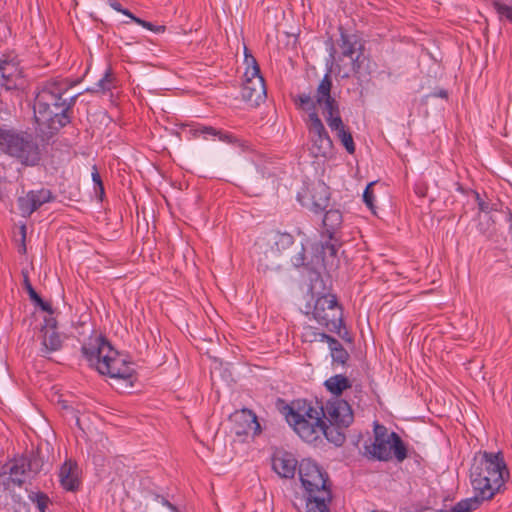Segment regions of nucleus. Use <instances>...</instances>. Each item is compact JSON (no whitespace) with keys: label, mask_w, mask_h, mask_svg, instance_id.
<instances>
[{"label":"nucleus","mask_w":512,"mask_h":512,"mask_svg":"<svg viewBox=\"0 0 512 512\" xmlns=\"http://www.w3.org/2000/svg\"><path fill=\"white\" fill-rule=\"evenodd\" d=\"M510 477L502 452H479L474 456L470 469V482L476 496L482 502L493 499L505 490Z\"/></svg>","instance_id":"obj_1"},{"label":"nucleus","mask_w":512,"mask_h":512,"mask_svg":"<svg viewBox=\"0 0 512 512\" xmlns=\"http://www.w3.org/2000/svg\"><path fill=\"white\" fill-rule=\"evenodd\" d=\"M66 91L65 85L51 82L37 94L34 102V118L42 134L53 135L69 122L66 112L70 109L74 98L71 97L69 102L62 99Z\"/></svg>","instance_id":"obj_2"},{"label":"nucleus","mask_w":512,"mask_h":512,"mask_svg":"<svg viewBox=\"0 0 512 512\" xmlns=\"http://www.w3.org/2000/svg\"><path fill=\"white\" fill-rule=\"evenodd\" d=\"M82 353L91 366L102 375L127 380L134 374V368L127 358L115 350L102 335H93L82 346Z\"/></svg>","instance_id":"obj_3"},{"label":"nucleus","mask_w":512,"mask_h":512,"mask_svg":"<svg viewBox=\"0 0 512 512\" xmlns=\"http://www.w3.org/2000/svg\"><path fill=\"white\" fill-rule=\"evenodd\" d=\"M299 479L307 495V512L329 508L332 501L331 481L328 473L311 459L299 463Z\"/></svg>","instance_id":"obj_4"},{"label":"nucleus","mask_w":512,"mask_h":512,"mask_svg":"<svg viewBox=\"0 0 512 512\" xmlns=\"http://www.w3.org/2000/svg\"><path fill=\"white\" fill-rule=\"evenodd\" d=\"M286 420L294 431L307 443L321 439V424L325 420L324 406L318 402L313 405L307 400H296L286 407Z\"/></svg>","instance_id":"obj_5"},{"label":"nucleus","mask_w":512,"mask_h":512,"mask_svg":"<svg viewBox=\"0 0 512 512\" xmlns=\"http://www.w3.org/2000/svg\"><path fill=\"white\" fill-rule=\"evenodd\" d=\"M374 440L365 444V455L379 461H389L393 457L398 462L407 458V447L401 437L394 431L389 432L387 427L378 422L374 423Z\"/></svg>","instance_id":"obj_6"},{"label":"nucleus","mask_w":512,"mask_h":512,"mask_svg":"<svg viewBox=\"0 0 512 512\" xmlns=\"http://www.w3.org/2000/svg\"><path fill=\"white\" fill-rule=\"evenodd\" d=\"M244 62L246 69L244 72L245 80L240 90L241 101L248 108H256L267 97L266 86L257 60L246 46H244Z\"/></svg>","instance_id":"obj_7"},{"label":"nucleus","mask_w":512,"mask_h":512,"mask_svg":"<svg viewBox=\"0 0 512 512\" xmlns=\"http://www.w3.org/2000/svg\"><path fill=\"white\" fill-rule=\"evenodd\" d=\"M0 149L22 164L34 165L39 160L38 145L33 137L25 132L0 130Z\"/></svg>","instance_id":"obj_8"},{"label":"nucleus","mask_w":512,"mask_h":512,"mask_svg":"<svg viewBox=\"0 0 512 512\" xmlns=\"http://www.w3.org/2000/svg\"><path fill=\"white\" fill-rule=\"evenodd\" d=\"M306 315H311L320 326L329 332H338L344 326L343 307L339 304L335 294L319 296L313 307L308 304Z\"/></svg>","instance_id":"obj_9"},{"label":"nucleus","mask_w":512,"mask_h":512,"mask_svg":"<svg viewBox=\"0 0 512 512\" xmlns=\"http://www.w3.org/2000/svg\"><path fill=\"white\" fill-rule=\"evenodd\" d=\"M332 79L329 73H326L320 81L316 91V101L323 110L325 120L330 129L338 133L346 128L340 115L339 104L331 96Z\"/></svg>","instance_id":"obj_10"},{"label":"nucleus","mask_w":512,"mask_h":512,"mask_svg":"<svg viewBox=\"0 0 512 512\" xmlns=\"http://www.w3.org/2000/svg\"><path fill=\"white\" fill-rule=\"evenodd\" d=\"M306 125L311 154L314 157L329 158L333 154V141L318 114L309 113Z\"/></svg>","instance_id":"obj_11"},{"label":"nucleus","mask_w":512,"mask_h":512,"mask_svg":"<svg viewBox=\"0 0 512 512\" xmlns=\"http://www.w3.org/2000/svg\"><path fill=\"white\" fill-rule=\"evenodd\" d=\"M229 430L239 441L244 442L249 436L255 437L261 433V425L256 414L247 408L236 410L228 417Z\"/></svg>","instance_id":"obj_12"},{"label":"nucleus","mask_w":512,"mask_h":512,"mask_svg":"<svg viewBox=\"0 0 512 512\" xmlns=\"http://www.w3.org/2000/svg\"><path fill=\"white\" fill-rule=\"evenodd\" d=\"M339 32L338 46L341 50L339 60L350 59L349 69L343 72L342 77H348L350 73L357 74L360 71L363 46L356 35L348 34L342 27L339 28Z\"/></svg>","instance_id":"obj_13"},{"label":"nucleus","mask_w":512,"mask_h":512,"mask_svg":"<svg viewBox=\"0 0 512 512\" xmlns=\"http://www.w3.org/2000/svg\"><path fill=\"white\" fill-rule=\"evenodd\" d=\"M40 328V353L42 356L59 351L62 348L65 336L57 329V321L53 316H45Z\"/></svg>","instance_id":"obj_14"},{"label":"nucleus","mask_w":512,"mask_h":512,"mask_svg":"<svg viewBox=\"0 0 512 512\" xmlns=\"http://www.w3.org/2000/svg\"><path fill=\"white\" fill-rule=\"evenodd\" d=\"M325 420L339 427H349L354 414L351 405L344 399L332 397L324 406Z\"/></svg>","instance_id":"obj_15"},{"label":"nucleus","mask_w":512,"mask_h":512,"mask_svg":"<svg viewBox=\"0 0 512 512\" xmlns=\"http://www.w3.org/2000/svg\"><path fill=\"white\" fill-rule=\"evenodd\" d=\"M341 243L335 237V240L321 242L316 245V265L323 267L326 270H334L339 266V259L337 257L338 249Z\"/></svg>","instance_id":"obj_16"},{"label":"nucleus","mask_w":512,"mask_h":512,"mask_svg":"<svg viewBox=\"0 0 512 512\" xmlns=\"http://www.w3.org/2000/svg\"><path fill=\"white\" fill-rule=\"evenodd\" d=\"M297 468L299 469V463L291 452L277 450L273 454L272 469L281 478H294Z\"/></svg>","instance_id":"obj_17"},{"label":"nucleus","mask_w":512,"mask_h":512,"mask_svg":"<svg viewBox=\"0 0 512 512\" xmlns=\"http://www.w3.org/2000/svg\"><path fill=\"white\" fill-rule=\"evenodd\" d=\"M51 200L52 194L49 190L29 191L18 198V206L22 216L28 217L44 203Z\"/></svg>","instance_id":"obj_18"},{"label":"nucleus","mask_w":512,"mask_h":512,"mask_svg":"<svg viewBox=\"0 0 512 512\" xmlns=\"http://www.w3.org/2000/svg\"><path fill=\"white\" fill-rule=\"evenodd\" d=\"M21 78L22 71L16 61L0 59V91L18 88Z\"/></svg>","instance_id":"obj_19"},{"label":"nucleus","mask_w":512,"mask_h":512,"mask_svg":"<svg viewBox=\"0 0 512 512\" xmlns=\"http://www.w3.org/2000/svg\"><path fill=\"white\" fill-rule=\"evenodd\" d=\"M310 200L311 203L307 205L306 203H302L303 206H307L310 211L318 214L324 211L330 201V192L329 187L324 183H318L313 186L310 191Z\"/></svg>","instance_id":"obj_20"},{"label":"nucleus","mask_w":512,"mask_h":512,"mask_svg":"<svg viewBox=\"0 0 512 512\" xmlns=\"http://www.w3.org/2000/svg\"><path fill=\"white\" fill-rule=\"evenodd\" d=\"M12 474L13 484L21 486L31 471L38 470L36 460H27L25 458L15 460L13 463L6 465Z\"/></svg>","instance_id":"obj_21"},{"label":"nucleus","mask_w":512,"mask_h":512,"mask_svg":"<svg viewBox=\"0 0 512 512\" xmlns=\"http://www.w3.org/2000/svg\"><path fill=\"white\" fill-rule=\"evenodd\" d=\"M343 223L342 212L338 209L327 210L324 214L322 224V236L329 240H335L337 233L340 231Z\"/></svg>","instance_id":"obj_22"},{"label":"nucleus","mask_w":512,"mask_h":512,"mask_svg":"<svg viewBox=\"0 0 512 512\" xmlns=\"http://www.w3.org/2000/svg\"><path fill=\"white\" fill-rule=\"evenodd\" d=\"M59 477L61 485L66 490H76L79 485V468L76 462L67 460L60 469Z\"/></svg>","instance_id":"obj_23"},{"label":"nucleus","mask_w":512,"mask_h":512,"mask_svg":"<svg viewBox=\"0 0 512 512\" xmlns=\"http://www.w3.org/2000/svg\"><path fill=\"white\" fill-rule=\"evenodd\" d=\"M268 243L271 247V255L278 256L282 250L289 248L294 243V237L289 233L277 231L270 235Z\"/></svg>","instance_id":"obj_24"},{"label":"nucleus","mask_w":512,"mask_h":512,"mask_svg":"<svg viewBox=\"0 0 512 512\" xmlns=\"http://www.w3.org/2000/svg\"><path fill=\"white\" fill-rule=\"evenodd\" d=\"M109 5L117 12H120L124 14L125 16L129 17L132 21H134L136 24L152 31L155 33H164L166 30V27L164 25L155 26L151 22L142 20L135 15H133L129 10L122 8L120 3H118L115 0H108Z\"/></svg>","instance_id":"obj_25"},{"label":"nucleus","mask_w":512,"mask_h":512,"mask_svg":"<svg viewBox=\"0 0 512 512\" xmlns=\"http://www.w3.org/2000/svg\"><path fill=\"white\" fill-rule=\"evenodd\" d=\"M326 389L333 394V397L340 398L343 391L352 386L351 381L342 374L331 376L324 382Z\"/></svg>","instance_id":"obj_26"},{"label":"nucleus","mask_w":512,"mask_h":512,"mask_svg":"<svg viewBox=\"0 0 512 512\" xmlns=\"http://www.w3.org/2000/svg\"><path fill=\"white\" fill-rule=\"evenodd\" d=\"M327 422V420H324L323 424H321L323 431L321 432V437L325 436L329 442L335 444L336 446H341L346 440V436L343 430L347 427H339L334 424H327Z\"/></svg>","instance_id":"obj_27"},{"label":"nucleus","mask_w":512,"mask_h":512,"mask_svg":"<svg viewBox=\"0 0 512 512\" xmlns=\"http://www.w3.org/2000/svg\"><path fill=\"white\" fill-rule=\"evenodd\" d=\"M333 342L335 344H330L328 346L333 362L340 365H345L349 360V353L336 338L333 340Z\"/></svg>","instance_id":"obj_28"},{"label":"nucleus","mask_w":512,"mask_h":512,"mask_svg":"<svg viewBox=\"0 0 512 512\" xmlns=\"http://www.w3.org/2000/svg\"><path fill=\"white\" fill-rule=\"evenodd\" d=\"M483 502L476 496L465 498L457 502L449 510L451 512H472L478 509Z\"/></svg>","instance_id":"obj_29"},{"label":"nucleus","mask_w":512,"mask_h":512,"mask_svg":"<svg viewBox=\"0 0 512 512\" xmlns=\"http://www.w3.org/2000/svg\"><path fill=\"white\" fill-rule=\"evenodd\" d=\"M113 81L112 69L108 68L103 77L94 86L87 88V91L92 93L109 91L113 87Z\"/></svg>","instance_id":"obj_30"},{"label":"nucleus","mask_w":512,"mask_h":512,"mask_svg":"<svg viewBox=\"0 0 512 512\" xmlns=\"http://www.w3.org/2000/svg\"><path fill=\"white\" fill-rule=\"evenodd\" d=\"M225 139H226V144H229L231 146V148L236 153L251 151V145L245 139H241V138L237 137L236 135L227 133V132H226Z\"/></svg>","instance_id":"obj_31"},{"label":"nucleus","mask_w":512,"mask_h":512,"mask_svg":"<svg viewBox=\"0 0 512 512\" xmlns=\"http://www.w3.org/2000/svg\"><path fill=\"white\" fill-rule=\"evenodd\" d=\"M492 7L495 9L500 21L506 20L512 23V4H507L501 0H493Z\"/></svg>","instance_id":"obj_32"},{"label":"nucleus","mask_w":512,"mask_h":512,"mask_svg":"<svg viewBox=\"0 0 512 512\" xmlns=\"http://www.w3.org/2000/svg\"><path fill=\"white\" fill-rule=\"evenodd\" d=\"M306 256H305V249L304 247L301 248V251L294 255L291 259L293 265L295 267H307L309 270L315 272V274L319 277L320 274L317 271L318 266L316 265V258L313 259L311 262H305Z\"/></svg>","instance_id":"obj_33"},{"label":"nucleus","mask_w":512,"mask_h":512,"mask_svg":"<svg viewBox=\"0 0 512 512\" xmlns=\"http://www.w3.org/2000/svg\"><path fill=\"white\" fill-rule=\"evenodd\" d=\"M295 104L306 111H309V113H317L316 112V105H318L316 99L313 100L311 95L309 93H301L298 94L295 99Z\"/></svg>","instance_id":"obj_34"},{"label":"nucleus","mask_w":512,"mask_h":512,"mask_svg":"<svg viewBox=\"0 0 512 512\" xmlns=\"http://www.w3.org/2000/svg\"><path fill=\"white\" fill-rule=\"evenodd\" d=\"M336 137L340 140V142L344 146L347 153H349V154L355 153V149H356L355 143H354L352 134L349 131V129L345 128V129L339 131L338 133H336Z\"/></svg>","instance_id":"obj_35"},{"label":"nucleus","mask_w":512,"mask_h":512,"mask_svg":"<svg viewBox=\"0 0 512 512\" xmlns=\"http://www.w3.org/2000/svg\"><path fill=\"white\" fill-rule=\"evenodd\" d=\"M29 499L34 503L40 512H47L49 506V498L41 492H32Z\"/></svg>","instance_id":"obj_36"},{"label":"nucleus","mask_w":512,"mask_h":512,"mask_svg":"<svg viewBox=\"0 0 512 512\" xmlns=\"http://www.w3.org/2000/svg\"><path fill=\"white\" fill-rule=\"evenodd\" d=\"M206 354L209 358H211L214 362V366L211 368V375L212 378L216 375V373H219V376L221 377V361L218 360L217 355L220 354V349L218 347L213 349H207Z\"/></svg>","instance_id":"obj_37"},{"label":"nucleus","mask_w":512,"mask_h":512,"mask_svg":"<svg viewBox=\"0 0 512 512\" xmlns=\"http://www.w3.org/2000/svg\"><path fill=\"white\" fill-rule=\"evenodd\" d=\"M472 192L475 196V200H476L478 208L481 212L488 214L491 211L498 210L496 203H490L488 201L483 200L477 191H472Z\"/></svg>","instance_id":"obj_38"},{"label":"nucleus","mask_w":512,"mask_h":512,"mask_svg":"<svg viewBox=\"0 0 512 512\" xmlns=\"http://www.w3.org/2000/svg\"><path fill=\"white\" fill-rule=\"evenodd\" d=\"M375 184V182H371L369 183L364 192H363V201L364 203L366 204V206L372 211L374 212V209H375V205H374V200H375V196H374V191L372 189L373 185Z\"/></svg>","instance_id":"obj_39"},{"label":"nucleus","mask_w":512,"mask_h":512,"mask_svg":"<svg viewBox=\"0 0 512 512\" xmlns=\"http://www.w3.org/2000/svg\"><path fill=\"white\" fill-rule=\"evenodd\" d=\"M190 132L195 138L200 137L201 135L206 138V135H213V136H219V140H222V135L220 131H216L212 127H200V128H192L190 129Z\"/></svg>","instance_id":"obj_40"},{"label":"nucleus","mask_w":512,"mask_h":512,"mask_svg":"<svg viewBox=\"0 0 512 512\" xmlns=\"http://www.w3.org/2000/svg\"><path fill=\"white\" fill-rule=\"evenodd\" d=\"M0 484L3 485L5 489H10L14 485L12 474L7 466H4L0 471Z\"/></svg>","instance_id":"obj_41"},{"label":"nucleus","mask_w":512,"mask_h":512,"mask_svg":"<svg viewBox=\"0 0 512 512\" xmlns=\"http://www.w3.org/2000/svg\"><path fill=\"white\" fill-rule=\"evenodd\" d=\"M92 178H93V182L97 186L96 193L99 195V198L102 199V196L104 194V187L102 184L101 177L95 167H94V171L92 172Z\"/></svg>","instance_id":"obj_42"},{"label":"nucleus","mask_w":512,"mask_h":512,"mask_svg":"<svg viewBox=\"0 0 512 512\" xmlns=\"http://www.w3.org/2000/svg\"><path fill=\"white\" fill-rule=\"evenodd\" d=\"M24 286L30 296V299L34 302H40V296L36 293L26 275L24 276Z\"/></svg>","instance_id":"obj_43"},{"label":"nucleus","mask_w":512,"mask_h":512,"mask_svg":"<svg viewBox=\"0 0 512 512\" xmlns=\"http://www.w3.org/2000/svg\"><path fill=\"white\" fill-rule=\"evenodd\" d=\"M317 333L318 331L315 328H313L312 326H307L305 328L304 336L307 338L309 342H317Z\"/></svg>","instance_id":"obj_44"},{"label":"nucleus","mask_w":512,"mask_h":512,"mask_svg":"<svg viewBox=\"0 0 512 512\" xmlns=\"http://www.w3.org/2000/svg\"><path fill=\"white\" fill-rule=\"evenodd\" d=\"M317 342H326L328 346L330 344H335L333 340L335 339L333 336L325 333V332H319L316 334Z\"/></svg>","instance_id":"obj_45"},{"label":"nucleus","mask_w":512,"mask_h":512,"mask_svg":"<svg viewBox=\"0 0 512 512\" xmlns=\"http://www.w3.org/2000/svg\"><path fill=\"white\" fill-rule=\"evenodd\" d=\"M335 333L338 334L342 338V340H344L345 342H347V343L353 342V338L351 337L349 332L345 329V325L343 327L339 328V331L335 332Z\"/></svg>","instance_id":"obj_46"},{"label":"nucleus","mask_w":512,"mask_h":512,"mask_svg":"<svg viewBox=\"0 0 512 512\" xmlns=\"http://www.w3.org/2000/svg\"><path fill=\"white\" fill-rule=\"evenodd\" d=\"M35 303L38 306H40L43 311L47 312L49 314L48 316H52L53 310L48 303L44 302L41 298H40V302H35Z\"/></svg>","instance_id":"obj_47"},{"label":"nucleus","mask_w":512,"mask_h":512,"mask_svg":"<svg viewBox=\"0 0 512 512\" xmlns=\"http://www.w3.org/2000/svg\"><path fill=\"white\" fill-rule=\"evenodd\" d=\"M429 96L447 99L448 98V92L445 89H438V90H435L432 93H430Z\"/></svg>","instance_id":"obj_48"},{"label":"nucleus","mask_w":512,"mask_h":512,"mask_svg":"<svg viewBox=\"0 0 512 512\" xmlns=\"http://www.w3.org/2000/svg\"><path fill=\"white\" fill-rule=\"evenodd\" d=\"M273 264H274L273 262H271V263L265 262L261 257H259V259H258V267L263 268L264 270L271 268L273 266Z\"/></svg>","instance_id":"obj_49"},{"label":"nucleus","mask_w":512,"mask_h":512,"mask_svg":"<svg viewBox=\"0 0 512 512\" xmlns=\"http://www.w3.org/2000/svg\"><path fill=\"white\" fill-rule=\"evenodd\" d=\"M455 187H456V191L461 193V194H467L468 193V190L465 189L459 182H456L455 183Z\"/></svg>","instance_id":"obj_50"},{"label":"nucleus","mask_w":512,"mask_h":512,"mask_svg":"<svg viewBox=\"0 0 512 512\" xmlns=\"http://www.w3.org/2000/svg\"><path fill=\"white\" fill-rule=\"evenodd\" d=\"M20 230H21L22 238L24 240L25 239V235H26V226L22 225Z\"/></svg>","instance_id":"obj_51"},{"label":"nucleus","mask_w":512,"mask_h":512,"mask_svg":"<svg viewBox=\"0 0 512 512\" xmlns=\"http://www.w3.org/2000/svg\"><path fill=\"white\" fill-rule=\"evenodd\" d=\"M416 193L422 197L425 196V191L423 189L416 190Z\"/></svg>","instance_id":"obj_52"},{"label":"nucleus","mask_w":512,"mask_h":512,"mask_svg":"<svg viewBox=\"0 0 512 512\" xmlns=\"http://www.w3.org/2000/svg\"><path fill=\"white\" fill-rule=\"evenodd\" d=\"M166 504L168 505V507L173 511V512H178L177 509L171 505L170 503L166 502Z\"/></svg>","instance_id":"obj_53"},{"label":"nucleus","mask_w":512,"mask_h":512,"mask_svg":"<svg viewBox=\"0 0 512 512\" xmlns=\"http://www.w3.org/2000/svg\"><path fill=\"white\" fill-rule=\"evenodd\" d=\"M60 403H61V405H62V407H63L64 409H67V408H68V405H67V402H66V401H61Z\"/></svg>","instance_id":"obj_54"},{"label":"nucleus","mask_w":512,"mask_h":512,"mask_svg":"<svg viewBox=\"0 0 512 512\" xmlns=\"http://www.w3.org/2000/svg\"><path fill=\"white\" fill-rule=\"evenodd\" d=\"M230 107L233 108V109L240 108L239 105L233 104V103H230Z\"/></svg>","instance_id":"obj_55"},{"label":"nucleus","mask_w":512,"mask_h":512,"mask_svg":"<svg viewBox=\"0 0 512 512\" xmlns=\"http://www.w3.org/2000/svg\"><path fill=\"white\" fill-rule=\"evenodd\" d=\"M318 512H330V509L327 508V509H324V510H321V511H318Z\"/></svg>","instance_id":"obj_56"},{"label":"nucleus","mask_w":512,"mask_h":512,"mask_svg":"<svg viewBox=\"0 0 512 512\" xmlns=\"http://www.w3.org/2000/svg\"><path fill=\"white\" fill-rule=\"evenodd\" d=\"M437 512H451L450 510H439Z\"/></svg>","instance_id":"obj_57"},{"label":"nucleus","mask_w":512,"mask_h":512,"mask_svg":"<svg viewBox=\"0 0 512 512\" xmlns=\"http://www.w3.org/2000/svg\"><path fill=\"white\" fill-rule=\"evenodd\" d=\"M233 100H234L235 102H237V101H238V97H237V96H235V97L233 98Z\"/></svg>","instance_id":"obj_58"}]
</instances>
